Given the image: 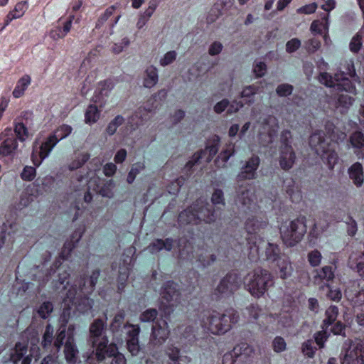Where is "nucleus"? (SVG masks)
I'll return each instance as SVG.
<instances>
[{
  "label": "nucleus",
  "instance_id": "1",
  "mask_svg": "<svg viewBox=\"0 0 364 364\" xmlns=\"http://www.w3.org/2000/svg\"><path fill=\"white\" fill-rule=\"evenodd\" d=\"M85 230V226L80 227L73 232L69 240H67L55 262L46 270L41 279L42 283L47 282L57 274V282L62 287V290L66 291L63 298L65 305L70 308L75 306L76 309L82 314H88L93 305V300L90 296L94 291L100 275V270L96 269L92 272L90 277L85 274L76 278L73 283L69 279L74 269L73 260L70 259L71 252L77 246Z\"/></svg>",
  "mask_w": 364,
  "mask_h": 364
},
{
  "label": "nucleus",
  "instance_id": "2",
  "mask_svg": "<svg viewBox=\"0 0 364 364\" xmlns=\"http://www.w3.org/2000/svg\"><path fill=\"white\" fill-rule=\"evenodd\" d=\"M160 309L165 318L157 319L153 324L150 343L154 346L162 345L168 338L170 331L167 320L171 314L179 307L181 303V294L178 284L172 280L166 282L161 287Z\"/></svg>",
  "mask_w": 364,
  "mask_h": 364
},
{
  "label": "nucleus",
  "instance_id": "3",
  "mask_svg": "<svg viewBox=\"0 0 364 364\" xmlns=\"http://www.w3.org/2000/svg\"><path fill=\"white\" fill-rule=\"evenodd\" d=\"M324 130L325 132L316 130L313 132L309 136V143L328 168L333 169L338 159L336 146L346 139V134L330 120L325 122Z\"/></svg>",
  "mask_w": 364,
  "mask_h": 364
},
{
  "label": "nucleus",
  "instance_id": "4",
  "mask_svg": "<svg viewBox=\"0 0 364 364\" xmlns=\"http://www.w3.org/2000/svg\"><path fill=\"white\" fill-rule=\"evenodd\" d=\"M208 338L205 333L203 336L196 335L193 326H186L181 333L178 345L181 347L169 345L166 349V355L168 357V364H192V358L188 355L183 353L197 351L198 348H203Z\"/></svg>",
  "mask_w": 364,
  "mask_h": 364
},
{
  "label": "nucleus",
  "instance_id": "5",
  "mask_svg": "<svg viewBox=\"0 0 364 364\" xmlns=\"http://www.w3.org/2000/svg\"><path fill=\"white\" fill-rule=\"evenodd\" d=\"M239 318L238 312L232 308L226 309L224 314L205 309L199 314L200 323L204 331L215 335L225 333L232 328V324L237 323Z\"/></svg>",
  "mask_w": 364,
  "mask_h": 364
},
{
  "label": "nucleus",
  "instance_id": "6",
  "mask_svg": "<svg viewBox=\"0 0 364 364\" xmlns=\"http://www.w3.org/2000/svg\"><path fill=\"white\" fill-rule=\"evenodd\" d=\"M217 218L218 213L213 205L206 200L198 198L179 213L178 221L181 225H198L201 221L210 224Z\"/></svg>",
  "mask_w": 364,
  "mask_h": 364
},
{
  "label": "nucleus",
  "instance_id": "7",
  "mask_svg": "<svg viewBox=\"0 0 364 364\" xmlns=\"http://www.w3.org/2000/svg\"><path fill=\"white\" fill-rule=\"evenodd\" d=\"M267 225V219H258L257 216L248 218L245 225L246 230L245 242L239 243L238 251L247 254L250 258L259 256L260 243L264 242V240L258 235L257 232L260 229L265 228Z\"/></svg>",
  "mask_w": 364,
  "mask_h": 364
},
{
  "label": "nucleus",
  "instance_id": "8",
  "mask_svg": "<svg viewBox=\"0 0 364 364\" xmlns=\"http://www.w3.org/2000/svg\"><path fill=\"white\" fill-rule=\"evenodd\" d=\"M105 326V323L100 318L95 319L90 326L92 346L99 363L102 362L107 355H113L117 350V346L114 343H109L107 336L101 337Z\"/></svg>",
  "mask_w": 364,
  "mask_h": 364
},
{
  "label": "nucleus",
  "instance_id": "9",
  "mask_svg": "<svg viewBox=\"0 0 364 364\" xmlns=\"http://www.w3.org/2000/svg\"><path fill=\"white\" fill-rule=\"evenodd\" d=\"M274 284L272 273L262 268H257L245 279L248 291L255 298L262 297Z\"/></svg>",
  "mask_w": 364,
  "mask_h": 364
},
{
  "label": "nucleus",
  "instance_id": "10",
  "mask_svg": "<svg viewBox=\"0 0 364 364\" xmlns=\"http://www.w3.org/2000/svg\"><path fill=\"white\" fill-rule=\"evenodd\" d=\"M306 231V218L304 215H300L289 222L283 223L279 228L283 242L290 247L299 244L303 240Z\"/></svg>",
  "mask_w": 364,
  "mask_h": 364
},
{
  "label": "nucleus",
  "instance_id": "11",
  "mask_svg": "<svg viewBox=\"0 0 364 364\" xmlns=\"http://www.w3.org/2000/svg\"><path fill=\"white\" fill-rule=\"evenodd\" d=\"M242 279L240 274L234 271L223 277L214 289L212 296L216 301H224L233 297L235 292L240 288Z\"/></svg>",
  "mask_w": 364,
  "mask_h": 364
},
{
  "label": "nucleus",
  "instance_id": "12",
  "mask_svg": "<svg viewBox=\"0 0 364 364\" xmlns=\"http://www.w3.org/2000/svg\"><path fill=\"white\" fill-rule=\"evenodd\" d=\"M265 260L278 268L277 274L285 279L291 276L293 268L289 259L281 255L279 245L268 242L265 248Z\"/></svg>",
  "mask_w": 364,
  "mask_h": 364
},
{
  "label": "nucleus",
  "instance_id": "13",
  "mask_svg": "<svg viewBox=\"0 0 364 364\" xmlns=\"http://www.w3.org/2000/svg\"><path fill=\"white\" fill-rule=\"evenodd\" d=\"M220 137L215 134L208 139L205 149L196 152L191 160L186 164V168L191 169L196 164L200 163V160L206 156L205 161L210 162L219 150Z\"/></svg>",
  "mask_w": 364,
  "mask_h": 364
},
{
  "label": "nucleus",
  "instance_id": "14",
  "mask_svg": "<svg viewBox=\"0 0 364 364\" xmlns=\"http://www.w3.org/2000/svg\"><path fill=\"white\" fill-rule=\"evenodd\" d=\"M58 143V139L55 134H49L38 147L36 142L34 143L31 154V160L35 166L38 167L43 161L46 159L53 148Z\"/></svg>",
  "mask_w": 364,
  "mask_h": 364
},
{
  "label": "nucleus",
  "instance_id": "15",
  "mask_svg": "<svg viewBox=\"0 0 364 364\" xmlns=\"http://www.w3.org/2000/svg\"><path fill=\"white\" fill-rule=\"evenodd\" d=\"M249 346L245 343H242L237 345L234 348L226 353L223 357L222 363L223 364H250L249 353Z\"/></svg>",
  "mask_w": 364,
  "mask_h": 364
},
{
  "label": "nucleus",
  "instance_id": "16",
  "mask_svg": "<svg viewBox=\"0 0 364 364\" xmlns=\"http://www.w3.org/2000/svg\"><path fill=\"white\" fill-rule=\"evenodd\" d=\"M18 143L10 127H6L0 133V155L14 156L18 150Z\"/></svg>",
  "mask_w": 364,
  "mask_h": 364
},
{
  "label": "nucleus",
  "instance_id": "17",
  "mask_svg": "<svg viewBox=\"0 0 364 364\" xmlns=\"http://www.w3.org/2000/svg\"><path fill=\"white\" fill-rule=\"evenodd\" d=\"M342 364H364V342L351 341L341 359Z\"/></svg>",
  "mask_w": 364,
  "mask_h": 364
},
{
  "label": "nucleus",
  "instance_id": "18",
  "mask_svg": "<svg viewBox=\"0 0 364 364\" xmlns=\"http://www.w3.org/2000/svg\"><path fill=\"white\" fill-rule=\"evenodd\" d=\"M255 199V196L250 183L241 184L236 188V201L250 212H255L258 208Z\"/></svg>",
  "mask_w": 364,
  "mask_h": 364
},
{
  "label": "nucleus",
  "instance_id": "19",
  "mask_svg": "<svg viewBox=\"0 0 364 364\" xmlns=\"http://www.w3.org/2000/svg\"><path fill=\"white\" fill-rule=\"evenodd\" d=\"M260 165V159L258 156L253 155L241 166L240 171L237 175V181L253 180L257 178V171Z\"/></svg>",
  "mask_w": 364,
  "mask_h": 364
},
{
  "label": "nucleus",
  "instance_id": "20",
  "mask_svg": "<svg viewBox=\"0 0 364 364\" xmlns=\"http://www.w3.org/2000/svg\"><path fill=\"white\" fill-rule=\"evenodd\" d=\"M113 87L114 83L112 79H106L100 82L92 99L94 102L99 103L100 106L102 107L106 103L105 98L108 97Z\"/></svg>",
  "mask_w": 364,
  "mask_h": 364
},
{
  "label": "nucleus",
  "instance_id": "21",
  "mask_svg": "<svg viewBox=\"0 0 364 364\" xmlns=\"http://www.w3.org/2000/svg\"><path fill=\"white\" fill-rule=\"evenodd\" d=\"M175 240L171 237H167L165 240L155 239L147 247L149 253L154 255L165 250L168 252L172 250Z\"/></svg>",
  "mask_w": 364,
  "mask_h": 364
},
{
  "label": "nucleus",
  "instance_id": "22",
  "mask_svg": "<svg viewBox=\"0 0 364 364\" xmlns=\"http://www.w3.org/2000/svg\"><path fill=\"white\" fill-rule=\"evenodd\" d=\"M349 141L355 149L354 153L360 159L364 158V134L361 131L353 132L350 137Z\"/></svg>",
  "mask_w": 364,
  "mask_h": 364
},
{
  "label": "nucleus",
  "instance_id": "23",
  "mask_svg": "<svg viewBox=\"0 0 364 364\" xmlns=\"http://www.w3.org/2000/svg\"><path fill=\"white\" fill-rule=\"evenodd\" d=\"M349 178L352 180L353 183L360 188L364 183V171L361 163L355 162L353 164L348 170Z\"/></svg>",
  "mask_w": 364,
  "mask_h": 364
},
{
  "label": "nucleus",
  "instance_id": "24",
  "mask_svg": "<svg viewBox=\"0 0 364 364\" xmlns=\"http://www.w3.org/2000/svg\"><path fill=\"white\" fill-rule=\"evenodd\" d=\"M184 171L186 172L185 176H181L176 180L171 181L167 186L168 192L171 195H177L181 188L184 185L187 180L192 176L194 172L193 168L189 169L184 166Z\"/></svg>",
  "mask_w": 364,
  "mask_h": 364
},
{
  "label": "nucleus",
  "instance_id": "25",
  "mask_svg": "<svg viewBox=\"0 0 364 364\" xmlns=\"http://www.w3.org/2000/svg\"><path fill=\"white\" fill-rule=\"evenodd\" d=\"M296 159V154L292 146H287L286 149H281L279 165L284 170L290 169Z\"/></svg>",
  "mask_w": 364,
  "mask_h": 364
},
{
  "label": "nucleus",
  "instance_id": "26",
  "mask_svg": "<svg viewBox=\"0 0 364 364\" xmlns=\"http://www.w3.org/2000/svg\"><path fill=\"white\" fill-rule=\"evenodd\" d=\"M78 349L73 341V338L68 336L64 346V355L68 364H75L77 360Z\"/></svg>",
  "mask_w": 364,
  "mask_h": 364
},
{
  "label": "nucleus",
  "instance_id": "27",
  "mask_svg": "<svg viewBox=\"0 0 364 364\" xmlns=\"http://www.w3.org/2000/svg\"><path fill=\"white\" fill-rule=\"evenodd\" d=\"M130 264H124L122 267H119V274L117 279V292L122 294L124 291L127 286V282L130 272Z\"/></svg>",
  "mask_w": 364,
  "mask_h": 364
},
{
  "label": "nucleus",
  "instance_id": "28",
  "mask_svg": "<svg viewBox=\"0 0 364 364\" xmlns=\"http://www.w3.org/2000/svg\"><path fill=\"white\" fill-rule=\"evenodd\" d=\"M31 83V77L27 74L19 78L12 92L14 97L18 99L23 96Z\"/></svg>",
  "mask_w": 364,
  "mask_h": 364
},
{
  "label": "nucleus",
  "instance_id": "29",
  "mask_svg": "<svg viewBox=\"0 0 364 364\" xmlns=\"http://www.w3.org/2000/svg\"><path fill=\"white\" fill-rule=\"evenodd\" d=\"M17 141L25 142L30 136L29 131L27 126L23 122L17 121L14 122V131Z\"/></svg>",
  "mask_w": 364,
  "mask_h": 364
},
{
  "label": "nucleus",
  "instance_id": "30",
  "mask_svg": "<svg viewBox=\"0 0 364 364\" xmlns=\"http://www.w3.org/2000/svg\"><path fill=\"white\" fill-rule=\"evenodd\" d=\"M329 26V15L323 14L321 20H314L311 24L310 29L311 32L321 34L323 31H328Z\"/></svg>",
  "mask_w": 364,
  "mask_h": 364
},
{
  "label": "nucleus",
  "instance_id": "31",
  "mask_svg": "<svg viewBox=\"0 0 364 364\" xmlns=\"http://www.w3.org/2000/svg\"><path fill=\"white\" fill-rule=\"evenodd\" d=\"M216 261V255L209 254L207 250L202 251L197 255V267L203 269L209 267Z\"/></svg>",
  "mask_w": 364,
  "mask_h": 364
},
{
  "label": "nucleus",
  "instance_id": "32",
  "mask_svg": "<svg viewBox=\"0 0 364 364\" xmlns=\"http://www.w3.org/2000/svg\"><path fill=\"white\" fill-rule=\"evenodd\" d=\"M145 77L144 79V86L147 88L154 87L159 80L158 70L153 65L148 67L145 71Z\"/></svg>",
  "mask_w": 364,
  "mask_h": 364
},
{
  "label": "nucleus",
  "instance_id": "33",
  "mask_svg": "<svg viewBox=\"0 0 364 364\" xmlns=\"http://www.w3.org/2000/svg\"><path fill=\"white\" fill-rule=\"evenodd\" d=\"M338 315V308L336 306H330L325 312L326 318L321 325L322 328H328L337 319Z\"/></svg>",
  "mask_w": 364,
  "mask_h": 364
},
{
  "label": "nucleus",
  "instance_id": "34",
  "mask_svg": "<svg viewBox=\"0 0 364 364\" xmlns=\"http://www.w3.org/2000/svg\"><path fill=\"white\" fill-rule=\"evenodd\" d=\"M286 186V193L289 197L292 203H296L302 199L301 192L297 189L295 186V181L291 178L288 182V185H286V181L284 182Z\"/></svg>",
  "mask_w": 364,
  "mask_h": 364
},
{
  "label": "nucleus",
  "instance_id": "35",
  "mask_svg": "<svg viewBox=\"0 0 364 364\" xmlns=\"http://www.w3.org/2000/svg\"><path fill=\"white\" fill-rule=\"evenodd\" d=\"M101 110L95 105H90L85 113L86 124H92L97 122L100 117Z\"/></svg>",
  "mask_w": 364,
  "mask_h": 364
},
{
  "label": "nucleus",
  "instance_id": "36",
  "mask_svg": "<svg viewBox=\"0 0 364 364\" xmlns=\"http://www.w3.org/2000/svg\"><path fill=\"white\" fill-rule=\"evenodd\" d=\"M28 343L17 342L14 348V353L11 355V359L14 363L20 361L27 353Z\"/></svg>",
  "mask_w": 364,
  "mask_h": 364
},
{
  "label": "nucleus",
  "instance_id": "37",
  "mask_svg": "<svg viewBox=\"0 0 364 364\" xmlns=\"http://www.w3.org/2000/svg\"><path fill=\"white\" fill-rule=\"evenodd\" d=\"M354 98L344 94H339L336 99V107L337 108H343L345 111L348 110L349 107L353 105Z\"/></svg>",
  "mask_w": 364,
  "mask_h": 364
},
{
  "label": "nucleus",
  "instance_id": "38",
  "mask_svg": "<svg viewBox=\"0 0 364 364\" xmlns=\"http://www.w3.org/2000/svg\"><path fill=\"white\" fill-rule=\"evenodd\" d=\"M90 158V154L89 153L81 154L75 160L72 161L69 164L68 168L70 171L77 170L81 168L85 163H87Z\"/></svg>",
  "mask_w": 364,
  "mask_h": 364
},
{
  "label": "nucleus",
  "instance_id": "39",
  "mask_svg": "<svg viewBox=\"0 0 364 364\" xmlns=\"http://www.w3.org/2000/svg\"><path fill=\"white\" fill-rule=\"evenodd\" d=\"M53 311V305L50 301L43 302L38 308L36 313L43 319L48 318Z\"/></svg>",
  "mask_w": 364,
  "mask_h": 364
},
{
  "label": "nucleus",
  "instance_id": "40",
  "mask_svg": "<svg viewBox=\"0 0 364 364\" xmlns=\"http://www.w3.org/2000/svg\"><path fill=\"white\" fill-rule=\"evenodd\" d=\"M145 168V165L143 162H136L134 164L128 173L127 181L128 183L132 184L136 176Z\"/></svg>",
  "mask_w": 364,
  "mask_h": 364
},
{
  "label": "nucleus",
  "instance_id": "41",
  "mask_svg": "<svg viewBox=\"0 0 364 364\" xmlns=\"http://www.w3.org/2000/svg\"><path fill=\"white\" fill-rule=\"evenodd\" d=\"M117 8V6L116 5H112L109 6L97 19L95 28L97 29L100 28L103 24L113 15Z\"/></svg>",
  "mask_w": 364,
  "mask_h": 364
},
{
  "label": "nucleus",
  "instance_id": "42",
  "mask_svg": "<svg viewBox=\"0 0 364 364\" xmlns=\"http://www.w3.org/2000/svg\"><path fill=\"white\" fill-rule=\"evenodd\" d=\"M53 327L50 323H48L46 326L41 343L44 348H48L51 346L53 340Z\"/></svg>",
  "mask_w": 364,
  "mask_h": 364
},
{
  "label": "nucleus",
  "instance_id": "43",
  "mask_svg": "<svg viewBox=\"0 0 364 364\" xmlns=\"http://www.w3.org/2000/svg\"><path fill=\"white\" fill-rule=\"evenodd\" d=\"M124 122V118L122 115H117L107 125L106 132L109 136L113 135L117 128Z\"/></svg>",
  "mask_w": 364,
  "mask_h": 364
},
{
  "label": "nucleus",
  "instance_id": "44",
  "mask_svg": "<svg viewBox=\"0 0 364 364\" xmlns=\"http://www.w3.org/2000/svg\"><path fill=\"white\" fill-rule=\"evenodd\" d=\"M73 131V128L71 126L68 124H63L60 125L58 128H57L51 134H55L57 139H58V142L66 138L69 136Z\"/></svg>",
  "mask_w": 364,
  "mask_h": 364
},
{
  "label": "nucleus",
  "instance_id": "45",
  "mask_svg": "<svg viewBox=\"0 0 364 364\" xmlns=\"http://www.w3.org/2000/svg\"><path fill=\"white\" fill-rule=\"evenodd\" d=\"M301 351L304 355L313 358L316 351V348L314 346V341L311 339L304 341L301 346Z\"/></svg>",
  "mask_w": 364,
  "mask_h": 364
},
{
  "label": "nucleus",
  "instance_id": "46",
  "mask_svg": "<svg viewBox=\"0 0 364 364\" xmlns=\"http://www.w3.org/2000/svg\"><path fill=\"white\" fill-rule=\"evenodd\" d=\"M28 9V4L26 1H22L18 2L14 9L12 11H10L9 13H12L14 16H15L16 18H19L22 17L26 11Z\"/></svg>",
  "mask_w": 364,
  "mask_h": 364
},
{
  "label": "nucleus",
  "instance_id": "47",
  "mask_svg": "<svg viewBox=\"0 0 364 364\" xmlns=\"http://www.w3.org/2000/svg\"><path fill=\"white\" fill-rule=\"evenodd\" d=\"M235 154V145L230 144H228L218 156L215 162L218 160H221L222 162L226 163L229 159Z\"/></svg>",
  "mask_w": 364,
  "mask_h": 364
},
{
  "label": "nucleus",
  "instance_id": "48",
  "mask_svg": "<svg viewBox=\"0 0 364 364\" xmlns=\"http://www.w3.org/2000/svg\"><path fill=\"white\" fill-rule=\"evenodd\" d=\"M363 46V36L358 33L351 39L349 48L350 50L353 53H358L361 49Z\"/></svg>",
  "mask_w": 364,
  "mask_h": 364
},
{
  "label": "nucleus",
  "instance_id": "49",
  "mask_svg": "<svg viewBox=\"0 0 364 364\" xmlns=\"http://www.w3.org/2000/svg\"><path fill=\"white\" fill-rule=\"evenodd\" d=\"M328 328H322L321 331H318L314 334L315 342L320 348L324 347V343L330 336V333L328 332Z\"/></svg>",
  "mask_w": 364,
  "mask_h": 364
},
{
  "label": "nucleus",
  "instance_id": "50",
  "mask_svg": "<svg viewBox=\"0 0 364 364\" xmlns=\"http://www.w3.org/2000/svg\"><path fill=\"white\" fill-rule=\"evenodd\" d=\"M211 202L213 205H221L223 206L225 205V199L224 196V193L223 190L220 188L214 189L213 193L211 196Z\"/></svg>",
  "mask_w": 364,
  "mask_h": 364
},
{
  "label": "nucleus",
  "instance_id": "51",
  "mask_svg": "<svg viewBox=\"0 0 364 364\" xmlns=\"http://www.w3.org/2000/svg\"><path fill=\"white\" fill-rule=\"evenodd\" d=\"M158 311L156 309H148L142 312L139 316V319L141 322H155V319L157 318Z\"/></svg>",
  "mask_w": 364,
  "mask_h": 364
},
{
  "label": "nucleus",
  "instance_id": "52",
  "mask_svg": "<svg viewBox=\"0 0 364 364\" xmlns=\"http://www.w3.org/2000/svg\"><path fill=\"white\" fill-rule=\"evenodd\" d=\"M307 258L310 265L316 267L321 264L322 255L318 250H314L308 253Z\"/></svg>",
  "mask_w": 364,
  "mask_h": 364
},
{
  "label": "nucleus",
  "instance_id": "53",
  "mask_svg": "<svg viewBox=\"0 0 364 364\" xmlns=\"http://www.w3.org/2000/svg\"><path fill=\"white\" fill-rule=\"evenodd\" d=\"M294 87L287 83L280 84L276 88V93L279 97H288L293 92Z\"/></svg>",
  "mask_w": 364,
  "mask_h": 364
},
{
  "label": "nucleus",
  "instance_id": "54",
  "mask_svg": "<svg viewBox=\"0 0 364 364\" xmlns=\"http://www.w3.org/2000/svg\"><path fill=\"white\" fill-rule=\"evenodd\" d=\"M337 87L339 91H345L354 95L356 94V87L349 80H344L341 82L338 83Z\"/></svg>",
  "mask_w": 364,
  "mask_h": 364
},
{
  "label": "nucleus",
  "instance_id": "55",
  "mask_svg": "<svg viewBox=\"0 0 364 364\" xmlns=\"http://www.w3.org/2000/svg\"><path fill=\"white\" fill-rule=\"evenodd\" d=\"M318 277L321 280L329 282L334 278V272L331 266H324L318 273Z\"/></svg>",
  "mask_w": 364,
  "mask_h": 364
},
{
  "label": "nucleus",
  "instance_id": "56",
  "mask_svg": "<svg viewBox=\"0 0 364 364\" xmlns=\"http://www.w3.org/2000/svg\"><path fill=\"white\" fill-rule=\"evenodd\" d=\"M304 47L309 53H314L321 47V42L316 38H310L304 42Z\"/></svg>",
  "mask_w": 364,
  "mask_h": 364
},
{
  "label": "nucleus",
  "instance_id": "57",
  "mask_svg": "<svg viewBox=\"0 0 364 364\" xmlns=\"http://www.w3.org/2000/svg\"><path fill=\"white\" fill-rule=\"evenodd\" d=\"M36 175V170L34 167L26 166L21 173V177L23 181H31L34 179Z\"/></svg>",
  "mask_w": 364,
  "mask_h": 364
},
{
  "label": "nucleus",
  "instance_id": "58",
  "mask_svg": "<svg viewBox=\"0 0 364 364\" xmlns=\"http://www.w3.org/2000/svg\"><path fill=\"white\" fill-rule=\"evenodd\" d=\"M272 348L274 352L282 353L287 348V343L282 336H276L272 341Z\"/></svg>",
  "mask_w": 364,
  "mask_h": 364
},
{
  "label": "nucleus",
  "instance_id": "59",
  "mask_svg": "<svg viewBox=\"0 0 364 364\" xmlns=\"http://www.w3.org/2000/svg\"><path fill=\"white\" fill-rule=\"evenodd\" d=\"M66 336L65 326H62L57 333L56 338L54 341V346L59 349L63 345Z\"/></svg>",
  "mask_w": 364,
  "mask_h": 364
},
{
  "label": "nucleus",
  "instance_id": "60",
  "mask_svg": "<svg viewBox=\"0 0 364 364\" xmlns=\"http://www.w3.org/2000/svg\"><path fill=\"white\" fill-rule=\"evenodd\" d=\"M301 44V41L299 38H294L287 42L286 51L288 53H292L300 48Z\"/></svg>",
  "mask_w": 364,
  "mask_h": 364
},
{
  "label": "nucleus",
  "instance_id": "61",
  "mask_svg": "<svg viewBox=\"0 0 364 364\" xmlns=\"http://www.w3.org/2000/svg\"><path fill=\"white\" fill-rule=\"evenodd\" d=\"M246 311L250 318L256 320L259 318L262 309L257 304H252L246 308Z\"/></svg>",
  "mask_w": 364,
  "mask_h": 364
},
{
  "label": "nucleus",
  "instance_id": "62",
  "mask_svg": "<svg viewBox=\"0 0 364 364\" xmlns=\"http://www.w3.org/2000/svg\"><path fill=\"white\" fill-rule=\"evenodd\" d=\"M328 291L326 294L328 299L333 301H339L342 297V293L339 288L333 289L328 285Z\"/></svg>",
  "mask_w": 364,
  "mask_h": 364
},
{
  "label": "nucleus",
  "instance_id": "63",
  "mask_svg": "<svg viewBox=\"0 0 364 364\" xmlns=\"http://www.w3.org/2000/svg\"><path fill=\"white\" fill-rule=\"evenodd\" d=\"M291 133L288 129H284L282 132L280 136V141L282 143V149H286L287 146L291 145Z\"/></svg>",
  "mask_w": 364,
  "mask_h": 364
},
{
  "label": "nucleus",
  "instance_id": "64",
  "mask_svg": "<svg viewBox=\"0 0 364 364\" xmlns=\"http://www.w3.org/2000/svg\"><path fill=\"white\" fill-rule=\"evenodd\" d=\"M127 349L132 355L134 356L139 354L141 349L139 340H127Z\"/></svg>",
  "mask_w": 364,
  "mask_h": 364
}]
</instances>
